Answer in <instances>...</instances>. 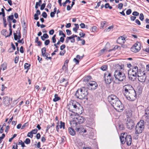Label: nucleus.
<instances>
[{
	"instance_id": "42",
	"label": "nucleus",
	"mask_w": 149,
	"mask_h": 149,
	"mask_svg": "<svg viewBox=\"0 0 149 149\" xmlns=\"http://www.w3.org/2000/svg\"><path fill=\"white\" fill-rule=\"evenodd\" d=\"M42 16L44 18H46L47 16V14L45 12H43L42 14Z\"/></svg>"
},
{
	"instance_id": "60",
	"label": "nucleus",
	"mask_w": 149,
	"mask_h": 149,
	"mask_svg": "<svg viewBox=\"0 0 149 149\" xmlns=\"http://www.w3.org/2000/svg\"><path fill=\"white\" fill-rule=\"evenodd\" d=\"M3 35L6 37V33H8L7 30L6 29L3 30Z\"/></svg>"
},
{
	"instance_id": "23",
	"label": "nucleus",
	"mask_w": 149,
	"mask_h": 149,
	"mask_svg": "<svg viewBox=\"0 0 149 149\" xmlns=\"http://www.w3.org/2000/svg\"><path fill=\"white\" fill-rule=\"evenodd\" d=\"M13 18V14L12 13L7 18V20L8 24L11 23V21Z\"/></svg>"
},
{
	"instance_id": "29",
	"label": "nucleus",
	"mask_w": 149,
	"mask_h": 149,
	"mask_svg": "<svg viewBox=\"0 0 149 149\" xmlns=\"http://www.w3.org/2000/svg\"><path fill=\"white\" fill-rule=\"evenodd\" d=\"M104 7L106 8H108L110 9H111L112 8V7L109 5V4L108 3H107L105 4Z\"/></svg>"
},
{
	"instance_id": "9",
	"label": "nucleus",
	"mask_w": 149,
	"mask_h": 149,
	"mask_svg": "<svg viewBox=\"0 0 149 149\" xmlns=\"http://www.w3.org/2000/svg\"><path fill=\"white\" fill-rule=\"evenodd\" d=\"M72 112L73 111H76V113L78 114H81L83 111V107L79 103V105L75 103L72 106V108L71 109Z\"/></svg>"
},
{
	"instance_id": "31",
	"label": "nucleus",
	"mask_w": 149,
	"mask_h": 149,
	"mask_svg": "<svg viewBox=\"0 0 149 149\" xmlns=\"http://www.w3.org/2000/svg\"><path fill=\"white\" fill-rule=\"evenodd\" d=\"M68 3H71V1L70 0H66L64 2H63L62 3V5L63 6L65 7V6L66 4Z\"/></svg>"
},
{
	"instance_id": "13",
	"label": "nucleus",
	"mask_w": 149,
	"mask_h": 149,
	"mask_svg": "<svg viewBox=\"0 0 149 149\" xmlns=\"http://www.w3.org/2000/svg\"><path fill=\"white\" fill-rule=\"evenodd\" d=\"M138 80L141 82H144L146 79V76L145 73H138L137 74Z\"/></svg>"
},
{
	"instance_id": "21",
	"label": "nucleus",
	"mask_w": 149,
	"mask_h": 149,
	"mask_svg": "<svg viewBox=\"0 0 149 149\" xmlns=\"http://www.w3.org/2000/svg\"><path fill=\"white\" fill-rule=\"evenodd\" d=\"M40 11L38 10L36 11V13L34 14V19L36 20H37L39 19L38 15H40Z\"/></svg>"
},
{
	"instance_id": "34",
	"label": "nucleus",
	"mask_w": 149,
	"mask_h": 149,
	"mask_svg": "<svg viewBox=\"0 0 149 149\" xmlns=\"http://www.w3.org/2000/svg\"><path fill=\"white\" fill-rule=\"evenodd\" d=\"M18 143L19 145H21V146L23 147H25V145L24 144V143L23 142V141L21 140H19Z\"/></svg>"
},
{
	"instance_id": "27",
	"label": "nucleus",
	"mask_w": 149,
	"mask_h": 149,
	"mask_svg": "<svg viewBox=\"0 0 149 149\" xmlns=\"http://www.w3.org/2000/svg\"><path fill=\"white\" fill-rule=\"evenodd\" d=\"M60 125H59L60 128V129L63 128L64 129L65 128V124L64 122H62V121L60 122Z\"/></svg>"
},
{
	"instance_id": "25",
	"label": "nucleus",
	"mask_w": 149,
	"mask_h": 149,
	"mask_svg": "<svg viewBox=\"0 0 149 149\" xmlns=\"http://www.w3.org/2000/svg\"><path fill=\"white\" fill-rule=\"evenodd\" d=\"M31 65L27 63H26L24 64V68L25 69L27 70L29 69Z\"/></svg>"
},
{
	"instance_id": "16",
	"label": "nucleus",
	"mask_w": 149,
	"mask_h": 149,
	"mask_svg": "<svg viewBox=\"0 0 149 149\" xmlns=\"http://www.w3.org/2000/svg\"><path fill=\"white\" fill-rule=\"evenodd\" d=\"M3 102L5 105H9L10 103L9 97L7 96H6L3 97Z\"/></svg>"
},
{
	"instance_id": "39",
	"label": "nucleus",
	"mask_w": 149,
	"mask_h": 149,
	"mask_svg": "<svg viewBox=\"0 0 149 149\" xmlns=\"http://www.w3.org/2000/svg\"><path fill=\"white\" fill-rule=\"evenodd\" d=\"M16 33L14 32L13 35L14 36V39L15 40H17L18 39V35Z\"/></svg>"
},
{
	"instance_id": "63",
	"label": "nucleus",
	"mask_w": 149,
	"mask_h": 149,
	"mask_svg": "<svg viewBox=\"0 0 149 149\" xmlns=\"http://www.w3.org/2000/svg\"><path fill=\"white\" fill-rule=\"evenodd\" d=\"M36 137L38 139L40 138V135L39 133H38L36 135Z\"/></svg>"
},
{
	"instance_id": "64",
	"label": "nucleus",
	"mask_w": 149,
	"mask_h": 149,
	"mask_svg": "<svg viewBox=\"0 0 149 149\" xmlns=\"http://www.w3.org/2000/svg\"><path fill=\"white\" fill-rule=\"evenodd\" d=\"M143 50L144 51L149 53V47L146 48L144 49Z\"/></svg>"
},
{
	"instance_id": "51",
	"label": "nucleus",
	"mask_w": 149,
	"mask_h": 149,
	"mask_svg": "<svg viewBox=\"0 0 149 149\" xmlns=\"http://www.w3.org/2000/svg\"><path fill=\"white\" fill-rule=\"evenodd\" d=\"M113 28V26H109L107 29L106 30L107 31H109L111 29H112Z\"/></svg>"
},
{
	"instance_id": "43",
	"label": "nucleus",
	"mask_w": 149,
	"mask_h": 149,
	"mask_svg": "<svg viewBox=\"0 0 149 149\" xmlns=\"http://www.w3.org/2000/svg\"><path fill=\"white\" fill-rule=\"evenodd\" d=\"M56 36V35H54L52 38V42L54 43H55L56 42V39L55 38Z\"/></svg>"
},
{
	"instance_id": "11",
	"label": "nucleus",
	"mask_w": 149,
	"mask_h": 149,
	"mask_svg": "<svg viewBox=\"0 0 149 149\" xmlns=\"http://www.w3.org/2000/svg\"><path fill=\"white\" fill-rule=\"evenodd\" d=\"M104 77L105 82L107 84H110L113 80V78L110 73L108 72L105 73Z\"/></svg>"
},
{
	"instance_id": "52",
	"label": "nucleus",
	"mask_w": 149,
	"mask_h": 149,
	"mask_svg": "<svg viewBox=\"0 0 149 149\" xmlns=\"http://www.w3.org/2000/svg\"><path fill=\"white\" fill-rule=\"evenodd\" d=\"M65 37H61V38H60V41L63 43V42H64V38Z\"/></svg>"
},
{
	"instance_id": "55",
	"label": "nucleus",
	"mask_w": 149,
	"mask_h": 149,
	"mask_svg": "<svg viewBox=\"0 0 149 149\" xmlns=\"http://www.w3.org/2000/svg\"><path fill=\"white\" fill-rule=\"evenodd\" d=\"M20 52L22 53H23L24 52V50H23V46H22L19 49Z\"/></svg>"
},
{
	"instance_id": "10",
	"label": "nucleus",
	"mask_w": 149,
	"mask_h": 149,
	"mask_svg": "<svg viewBox=\"0 0 149 149\" xmlns=\"http://www.w3.org/2000/svg\"><path fill=\"white\" fill-rule=\"evenodd\" d=\"M138 72V67L137 66L134 67L132 70H130L128 72L129 78L131 80L132 79L131 76L134 77H136L137 75Z\"/></svg>"
},
{
	"instance_id": "58",
	"label": "nucleus",
	"mask_w": 149,
	"mask_h": 149,
	"mask_svg": "<svg viewBox=\"0 0 149 149\" xmlns=\"http://www.w3.org/2000/svg\"><path fill=\"white\" fill-rule=\"evenodd\" d=\"M45 38L47 39L49 38V36L47 33L44 34L42 36Z\"/></svg>"
},
{
	"instance_id": "45",
	"label": "nucleus",
	"mask_w": 149,
	"mask_h": 149,
	"mask_svg": "<svg viewBox=\"0 0 149 149\" xmlns=\"http://www.w3.org/2000/svg\"><path fill=\"white\" fill-rule=\"evenodd\" d=\"M50 40H46L45 42V45H48L50 43Z\"/></svg>"
},
{
	"instance_id": "53",
	"label": "nucleus",
	"mask_w": 149,
	"mask_h": 149,
	"mask_svg": "<svg viewBox=\"0 0 149 149\" xmlns=\"http://www.w3.org/2000/svg\"><path fill=\"white\" fill-rule=\"evenodd\" d=\"M79 25L81 28H84L85 27V24L83 23H81Z\"/></svg>"
},
{
	"instance_id": "18",
	"label": "nucleus",
	"mask_w": 149,
	"mask_h": 149,
	"mask_svg": "<svg viewBox=\"0 0 149 149\" xmlns=\"http://www.w3.org/2000/svg\"><path fill=\"white\" fill-rule=\"evenodd\" d=\"M76 119L77 120V123L79 124L82 123L85 120V118L82 116H78Z\"/></svg>"
},
{
	"instance_id": "57",
	"label": "nucleus",
	"mask_w": 149,
	"mask_h": 149,
	"mask_svg": "<svg viewBox=\"0 0 149 149\" xmlns=\"http://www.w3.org/2000/svg\"><path fill=\"white\" fill-rule=\"evenodd\" d=\"M65 47V45L63 44L60 46V49L61 50H63Z\"/></svg>"
},
{
	"instance_id": "1",
	"label": "nucleus",
	"mask_w": 149,
	"mask_h": 149,
	"mask_svg": "<svg viewBox=\"0 0 149 149\" xmlns=\"http://www.w3.org/2000/svg\"><path fill=\"white\" fill-rule=\"evenodd\" d=\"M123 90L124 95L128 100L133 101L136 99V92L131 85H125L123 87Z\"/></svg>"
},
{
	"instance_id": "50",
	"label": "nucleus",
	"mask_w": 149,
	"mask_h": 149,
	"mask_svg": "<svg viewBox=\"0 0 149 149\" xmlns=\"http://www.w3.org/2000/svg\"><path fill=\"white\" fill-rule=\"evenodd\" d=\"M85 35L84 33L83 32H80L79 33V35L81 37H84Z\"/></svg>"
},
{
	"instance_id": "26",
	"label": "nucleus",
	"mask_w": 149,
	"mask_h": 149,
	"mask_svg": "<svg viewBox=\"0 0 149 149\" xmlns=\"http://www.w3.org/2000/svg\"><path fill=\"white\" fill-rule=\"evenodd\" d=\"M145 114L146 117H149V107H147L145 110Z\"/></svg>"
},
{
	"instance_id": "8",
	"label": "nucleus",
	"mask_w": 149,
	"mask_h": 149,
	"mask_svg": "<svg viewBox=\"0 0 149 149\" xmlns=\"http://www.w3.org/2000/svg\"><path fill=\"white\" fill-rule=\"evenodd\" d=\"M112 106L118 112H121L123 111V105L119 100L116 101Z\"/></svg>"
},
{
	"instance_id": "40",
	"label": "nucleus",
	"mask_w": 149,
	"mask_h": 149,
	"mask_svg": "<svg viewBox=\"0 0 149 149\" xmlns=\"http://www.w3.org/2000/svg\"><path fill=\"white\" fill-rule=\"evenodd\" d=\"M19 58V56H17L15 58L14 60V62L15 64L17 63L18 61V59Z\"/></svg>"
},
{
	"instance_id": "7",
	"label": "nucleus",
	"mask_w": 149,
	"mask_h": 149,
	"mask_svg": "<svg viewBox=\"0 0 149 149\" xmlns=\"http://www.w3.org/2000/svg\"><path fill=\"white\" fill-rule=\"evenodd\" d=\"M126 116L127 118L125 120L126 126L128 129H131L134 127V122L131 118V117L128 115V113L126 114Z\"/></svg>"
},
{
	"instance_id": "47",
	"label": "nucleus",
	"mask_w": 149,
	"mask_h": 149,
	"mask_svg": "<svg viewBox=\"0 0 149 149\" xmlns=\"http://www.w3.org/2000/svg\"><path fill=\"white\" fill-rule=\"evenodd\" d=\"M59 35H62L63 36V37H65V34L62 31H59Z\"/></svg>"
},
{
	"instance_id": "37",
	"label": "nucleus",
	"mask_w": 149,
	"mask_h": 149,
	"mask_svg": "<svg viewBox=\"0 0 149 149\" xmlns=\"http://www.w3.org/2000/svg\"><path fill=\"white\" fill-rule=\"evenodd\" d=\"M139 18L141 20H143L144 19V16L143 13H141L140 14Z\"/></svg>"
},
{
	"instance_id": "30",
	"label": "nucleus",
	"mask_w": 149,
	"mask_h": 149,
	"mask_svg": "<svg viewBox=\"0 0 149 149\" xmlns=\"http://www.w3.org/2000/svg\"><path fill=\"white\" fill-rule=\"evenodd\" d=\"M17 34H18V39H20L21 38V34L19 30L16 31Z\"/></svg>"
},
{
	"instance_id": "61",
	"label": "nucleus",
	"mask_w": 149,
	"mask_h": 149,
	"mask_svg": "<svg viewBox=\"0 0 149 149\" xmlns=\"http://www.w3.org/2000/svg\"><path fill=\"white\" fill-rule=\"evenodd\" d=\"M68 67V65L67 64H65V63H64L62 67L63 69H64L67 68Z\"/></svg>"
},
{
	"instance_id": "35",
	"label": "nucleus",
	"mask_w": 149,
	"mask_h": 149,
	"mask_svg": "<svg viewBox=\"0 0 149 149\" xmlns=\"http://www.w3.org/2000/svg\"><path fill=\"white\" fill-rule=\"evenodd\" d=\"M24 143L27 144H29L30 143V140L29 138H26L24 141Z\"/></svg>"
},
{
	"instance_id": "19",
	"label": "nucleus",
	"mask_w": 149,
	"mask_h": 149,
	"mask_svg": "<svg viewBox=\"0 0 149 149\" xmlns=\"http://www.w3.org/2000/svg\"><path fill=\"white\" fill-rule=\"evenodd\" d=\"M75 103L77 104L78 105H79V103L76 102V101L74 100H71L70 101L68 108V109L70 111H72L71 109L72 108V106Z\"/></svg>"
},
{
	"instance_id": "3",
	"label": "nucleus",
	"mask_w": 149,
	"mask_h": 149,
	"mask_svg": "<svg viewBox=\"0 0 149 149\" xmlns=\"http://www.w3.org/2000/svg\"><path fill=\"white\" fill-rule=\"evenodd\" d=\"M120 139L121 143L124 144L126 142L128 146L130 145L132 143V137L130 135H128L127 133H122L120 137Z\"/></svg>"
},
{
	"instance_id": "6",
	"label": "nucleus",
	"mask_w": 149,
	"mask_h": 149,
	"mask_svg": "<svg viewBox=\"0 0 149 149\" xmlns=\"http://www.w3.org/2000/svg\"><path fill=\"white\" fill-rule=\"evenodd\" d=\"M144 128V121L141 120L136 125L135 128V133L136 134H140L142 133Z\"/></svg>"
},
{
	"instance_id": "62",
	"label": "nucleus",
	"mask_w": 149,
	"mask_h": 149,
	"mask_svg": "<svg viewBox=\"0 0 149 149\" xmlns=\"http://www.w3.org/2000/svg\"><path fill=\"white\" fill-rule=\"evenodd\" d=\"M135 22L139 25H140L141 24L140 22L138 19L136 20Z\"/></svg>"
},
{
	"instance_id": "59",
	"label": "nucleus",
	"mask_w": 149,
	"mask_h": 149,
	"mask_svg": "<svg viewBox=\"0 0 149 149\" xmlns=\"http://www.w3.org/2000/svg\"><path fill=\"white\" fill-rule=\"evenodd\" d=\"M54 29H52L49 31V34L52 35L54 34Z\"/></svg>"
},
{
	"instance_id": "33",
	"label": "nucleus",
	"mask_w": 149,
	"mask_h": 149,
	"mask_svg": "<svg viewBox=\"0 0 149 149\" xmlns=\"http://www.w3.org/2000/svg\"><path fill=\"white\" fill-rule=\"evenodd\" d=\"M7 68V66L6 64H3L1 65V69H2L3 70H6Z\"/></svg>"
},
{
	"instance_id": "44",
	"label": "nucleus",
	"mask_w": 149,
	"mask_h": 149,
	"mask_svg": "<svg viewBox=\"0 0 149 149\" xmlns=\"http://www.w3.org/2000/svg\"><path fill=\"white\" fill-rule=\"evenodd\" d=\"M131 13L132 10L131 9H129L126 11V13L127 15H129Z\"/></svg>"
},
{
	"instance_id": "5",
	"label": "nucleus",
	"mask_w": 149,
	"mask_h": 149,
	"mask_svg": "<svg viewBox=\"0 0 149 149\" xmlns=\"http://www.w3.org/2000/svg\"><path fill=\"white\" fill-rule=\"evenodd\" d=\"M114 76L116 79L118 81H124L126 79L125 74L118 70H116L115 71Z\"/></svg>"
},
{
	"instance_id": "4",
	"label": "nucleus",
	"mask_w": 149,
	"mask_h": 149,
	"mask_svg": "<svg viewBox=\"0 0 149 149\" xmlns=\"http://www.w3.org/2000/svg\"><path fill=\"white\" fill-rule=\"evenodd\" d=\"M91 78V76H88L86 78L85 81L89 88H90L91 90H94L97 88V85L95 81L89 80Z\"/></svg>"
},
{
	"instance_id": "36",
	"label": "nucleus",
	"mask_w": 149,
	"mask_h": 149,
	"mask_svg": "<svg viewBox=\"0 0 149 149\" xmlns=\"http://www.w3.org/2000/svg\"><path fill=\"white\" fill-rule=\"evenodd\" d=\"M123 6V3H119L118 5V8L119 9H121Z\"/></svg>"
},
{
	"instance_id": "38",
	"label": "nucleus",
	"mask_w": 149,
	"mask_h": 149,
	"mask_svg": "<svg viewBox=\"0 0 149 149\" xmlns=\"http://www.w3.org/2000/svg\"><path fill=\"white\" fill-rule=\"evenodd\" d=\"M46 4V3H43L42 4L40 8V9L41 10H42L44 9L45 7Z\"/></svg>"
},
{
	"instance_id": "12",
	"label": "nucleus",
	"mask_w": 149,
	"mask_h": 149,
	"mask_svg": "<svg viewBox=\"0 0 149 149\" xmlns=\"http://www.w3.org/2000/svg\"><path fill=\"white\" fill-rule=\"evenodd\" d=\"M108 101L110 102L112 106L116 101L118 100V99L117 98V97L115 95H111L109 96L108 98Z\"/></svg>"
},
{
	"instance_id": "14",
	"label": "nucleus",
	"mask_w": 149,
	"mask_h": 149,
	"mask_svg": "<svg viewBox=\"0 0 149 149\" xmlns=\"http://www.w3.org/2000/svg\"><path fill=\"white\" fill-rule=\"evenodd\" d=\"M140 47V44L139 42H138V43H136L131 48V51L135 53L137 52L141 49Z\"/></svg>"
},
{
	"instance_id": "54",
	"label": "nucleus",
	"mask_w": 149,
	"mask_h": 149,
	"mask_svg": "<svg viewBox=\"0 0 149 149\" xmlns=\"http://www.w3.org/2000/svg\"><path fill=\"white\" fill-rule=\"evenodd\" d=\"M73 60L74 62L76 63V64H78L79 63V61L78 59H77L76 58H74Z\"/></svg>"
},
{
	"instance_id": "17",
	"label": "nucleus",
	"mask_w": 149,
	"mask_h": 149,
	"mask_svg": "<svg viewBox=\"0 0 149 149\" xmlns=\"http://www.w3.org/2000/svg\"><path fill=\"white\" fill-rule=\"evenodd\" d=\"M125 40L124 37L121 36L118 38L117 41L118 43L122 44L125 43Z\"/></svg>"
},
{
	"instance_id": "15",
	"label": "nucleus",
	"mask_w": 149,
	"mask_h": 149,
	"mask_svg": "<svg viewBox=\"0 0 149 149\" xmlns=\"http://www.w3.org/2000/svg\"><path fill=\"white\" fill-rule=\"evenodd\" d=\"M74 125L76 126L75 130L77 132H79L80 134H82V132H83L84 128L82 125H81L79 127L77 125L78 123L77 122H75L74 123Z\"/></svg>"
},
{
	"instance_id": "20",
	"label": "nucleus",
	"mask_w": 149,
	"mask_h": 149,
	"mask_svg": "<svg viewBox=\"0 0 149 149\" xmlns=\"http://www.w3.org/2000/svg\"><path fill=\"white\" fill-rule=\"evenodd\" d=\"M46 48L45 47H43L41 49L42 54L44 57H45L47 54L49 55L47 53H46Z\"/></svg>"
},
{
	"instance_id": "48",
	"label": "nucleus",
	"mask_w": 149,
	"mask_h": 149,
	"mask_svg": "<svg viewBox=\"0 0 149 149\" xmlns=\"http://www.w3.org/2000/svg\"><path fill=\"white\" fill-rule=\"evenodd\" d=\"M132 14L134 16H138L139 15V13L137 12L134 11L132 13Z\"/></svg>"
},
{
	"instance_id": "32",
	"label": "nucleus",
	"mask_w": 149,
	"mask_h": 149,
	"mask_svg": "<svg viewBox=\"0 0 149 149\" xmlns=\"http://www.w3.org/2000/svg\"><path fill=\"white\" fill-rule=\"evenodd\" d=\"M27 136L32 138L33 137V133L31 131L28 133L27 135Z\"/></svg>"
},
{
	"instance_id": "46",
	"label": "nucleus",
	"mask_w": 149,
	"mask_h": 149,
	"mask_svg": "<svg viewBox=\"0 0 149 149\" xmlns=\"http://www.w3.org/2000/svg\"><path fill=\"white\" fill-rule=\"evenodd\" d=\"M31 132L33 133V134H36L38 130L37 129H35L33 130H32L31 131Z\"/></svg>"
},
{
	"instance_id": "2",
	"label": "nucleus",
	"mask_w": 149,
	"mask_h": 149,
	"mask_svg": "<svg viewBox=\"0 0 149 149\" xmlns=\"http://www.w3.org/2000/svg\"><path fill=\"white\" fill-rule=\"evenodd\" d=\"M88 94V88L82 87L77 89L76 91L75 95L77 98L80 100L85 99L87 100Z\"/></svg>"
},
{
	"instance_id": "28",
	"label": "nucleus",
	"mask_w": 149,
	"mask_h": 149,
	"mask_svg": "<svg viewBox=\"0 0 149 149\" xmlns=\"http://www.w3.org/2000/svg\"><path fill=\"white\" fill-rule=\"evenodd\" d=\"M107 69V65H104L101 67V69L103 71H105Z\"/></svg>"
},
{
	"instance_id": "56",
	"label": "nucleus",
	"mask_w": 149,
	"mask_h": 149,
	"mask_svg": "<svg viewBox=\"0 0 149 149\" xmlns=\"http://www.w3.org/2000/svg\"><path fill=\"white\" fill-rule=\"evenodd\" d=\"M6 87L4 86V85L3 84H2L1 85V91H3L4 90V89L5 88H6Z\"/></svg>"
},
{
	"instance_id": "24",
	"label": "nucleus",
	"mask_w": 149,
	"mask_h": 149,
	"mask_svg": "<svg viewBox=\"0 0 149 149\" xmlns=\"http://www.w3.org/2000/svg\"><path fill=\"white\" fill-rule=\"evenodd\" d=\"M54 98L53 99V101L54 102H56L61 99V98L58 96V94H55L54 95Z\"/></svg>"
},
{
	"instance_id": "49",
	"label": "nucleus",
	"mask_w": 149,
	"mask_h": 149,
	"mask_svg": "<svg viewBox=\"0 0 149 149\" xmlns=\"http://www.w3.org/2000/svg\"><path fill=\"white\" fill-rule=\"evenodd\" d=\"M66 32L68 36L70 35L71 34V31L69 29H67L66 30Z\"/></svg>"
},
{
	"instance_id": "41",
	"label": "nucleus",
	"mask_w": 149,
	"mask_h": 149,
	"mask_svg": "<svg viewBox=\"0 0 149 149\" xmlns=\"http://www.w3.org/2000/svg\"><path fill=\"white\" fill-rule=\"evenodd\" d=\"M117 67L120 70H123L124 69V65H118Z\"/></svg>"
},
{
	"instance_id": "22",
	"label": "nucleus",
	"mask_w": 149,
	"mask_h": 149,
	"mask_svg": "<svg viewBox=\"0 0 149 149\" xmlns=\"http://www.w3.org/2000/svg\"><path fill=\"white\" fill-rule=\"evenodd\" d=\"M69 133L70 135L72 136H74L75 134V132L74 130L71 127H69L68 128Z\"/></svg>"
}]
</instances>
